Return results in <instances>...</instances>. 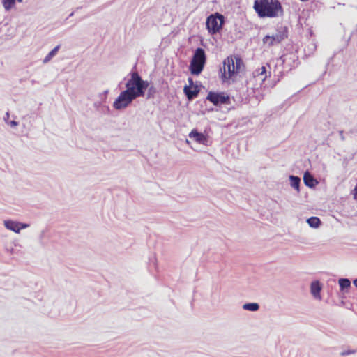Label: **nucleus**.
Returning <instances> with one entry per match:
<instances>
[{
	"label": "nucleus",
	"mask_w": 357,
	"mask_h": 357,
	"mask_svg": "<svg viewBox=\"0 0 357 357\" xmlns=\"http://www.w3.org/2000/svg\"><path fill=\"white\" fill-rule=\"evenodd\" d=\"M253 8L260 17H277L283 15L278 0H255Z\"/></svg>",
	"instance_id": "nucleus-1"
},
{
	"label": "nucleus",
	"mask_w": 357,
	"mask_h": 357,
	"mask_svg": "<svg viewBox=\"0 0 357 357\" xmlns=\"http://www.w3.org/2000/svg\"><path fill=\"white\" fill-rule=\"evenodd\" d=\"M243 66V61L238 56H228L223 61V66L220 68L221 77L223 81L232 78L239 73Z\"/></svg>",
	"instance_id": "nucleus-2"
},
{
	"label": "nucleus",
	"mask_w": 357,
	"mask_h": 357,
	"mask_svg": "<svg viewBox=\"0 0 357 357\" xmlns=\"http://www.w3.org/2000/svg\"><path fill=\"white\" fill-rule=\"evenodd\" d=\"M206 57L204 50L202 48H197L192 56L190 65V72L192 75H199L204 68Z\"/></svg>",
	"instance_id": "nucleus-3"
},
{
	"label": "nucleus",
	"mask_w": 357,
	"mask_h": 357,
	"mask_svg": "<svg viewBox=\"0 0 357 357\" xmlns=\"http://www.w3.org/2000/svg\"><path fill=\"white\" fill-rule=\"evenodd\" d=\"M136 98L126 90L122 91L113 102V107L116 110L127 108Z\"/></svg>",
	"instance_id": "nucleus-4"
},
{
	"label": "nucleus",
	"mask_w": 357,
	"mask_h": 357,
	"mask_svg": "<svg viewBox=\"0 0 357 357\" xmlns=\"http://www.w3.org/2000/svg\"><path fill=\"white\" fill-rule=\"evenodd\" d=\"M223 23V17L222 15L216 13L211 15L207 17L206 25L209 33H215L221 28Z\"/></svg>",
	"instance_id": "nucleus-5"
},
{
	"label": "nucleus",
	"mask_w": 357,
	"mask_h": 357,
	"mask_svg": "<svg viewBox=\"0 0 357 357\" xmlns=\"http://www.w3.org/2000/svg\"><path fill=\"white\" fill-rule=\"evenodd\" d=\"M286 38H287V28L281 26L278 29V31L275 34L271 36H266L263 39V42L264 44H268L269 46H271L276 43H280Z\"/></svg>",
	"instance_id": "nucleus-6"
},
{
	"label": "nucleus",
	"mask_w": 357,
	"mask_h": 357,
	"mask_svg": "<svg viewBox=\"0 0 357 357\" xmlns=\"http://www.w3.org/2000/svg\"><path fill=\"white\" fill-rule=\"evenodd\" d=\"M206 99L215 105L227 104L229 102V97L225 93L209 92Z\"/></svg>",
	"instance_id": "nucleus-7"
},
{
	"label": "nucleus",
	"mask_w": 357,
	"mask_h": 357,
	"mask_svg": "<svg viewBox=\"0 0 357 357\" xmlns=\"http://www.w3.org/2000/svg\"><path fill=\"white\" fill-rule=\"evenodd\" d=\"M137 79L135 75L134 72L131 73V77L130 79L128 80V82L126 84V91L129 92L130 94H132L134 97L137 98L140 96V93L137 91V85H135L137 83Z\"/></svg>",
	"instance_id": "nucleus-8"
},
{
	"label": "nucleus",
	"mask_w": 357,
	"mask_h": 357,
	"mask_svg": "<svg viewBox=\"0 0 357 357\" xmlns=\"http://www.w3.org/2000/svg\"><path fill=\"white\" fill-rule=\"evenodd\" d=\"M134 73L137 79V83H135V85H137V91L140 93L141 97L144 96V91L149 86V82L147 81L143 80L137 72H134Z\"/></svg>",
	"instance_id": "nucleus-9"
},
{
	"label": "nucleus",
	"mask_w": 357,
	"mask_h": 357,
	"mask_svg": "<svg viewBox=\"0 0 357 357\" xmlns=\"http://www.w3.org/2000/svg\"><path fill=\"white\" fill-rule=\"evenodd\" d=\"M189 138L200 144H206L208 142L206 137L204 134L198 132L196 130H192L190 132Z\"/></svg>",
	"instance_id": "nucleus-10"
},
{
	"label": "nucleus",
	"mask_w": 357,
	"mask_h": 357,
	"mask_svg": "<svg viewBox=\"0 0 357 357\" xmlns=\"http://www.w3.org/2000/svg\"><path fill=\"white\" fill-rule=\"evenodd\" d=\"M199 90L198 89V86H195L190 89V86H185L183 89V92L187 96L188 100H192L194 98L197 97L199 93Z\"/></svg>",
	"instance_id": "nucleus-11"
},
{
	"label": "nucleus",
	"mask_w": 357,
	"mask_h": 357,
	"mask_svg": "<svg viewBox=\"0 0 357 357\" xmlns=\"http://www.w3.org/2000/svg\"><path fill=\"white\" fill-rule=\"evenodd\" d=\"M3 225L7 229L10 230L16 234L20 233L19 222L12 220H4Z\"/></svg>",
	"instance_id": "nucleus-12"
},
{
	"label": "nucleus",
	"mask_w": 357,
	"mask_h": 357,
	"mask_svg": "<svg viewBox=\"0 0 357 357\" xmlns=\"http://www.w3.org/2000/svg\"><path fill=\"white\" fill-rule=\"evenodd\" d=\"M303 182L309 188H314L317 184V180L308 172L303 175Z\"/></svg>",
	"instance_id": "nucleus-13"
},
{
	"label": "nucleus",
	"mask_w": 357,
	"mask_h": 357,
	"mask_svg": "<svg viewBox=\"0 0 357 357\" xmlns=\"http://www.w3.org/2000/svg\"><path fill=\"white\" fill-rule=\"evenodd\" d=\"M321 290V285L319 281L316 280L311 283L310 284V291L311 294L315 297L320 298V292Z\"/></svg>",
	"instance_id": "nucleus-14"
},
{
	"label": "nucleus",
	"mask_w": 357,
	"mask_h": 357,
	"mask_svg": "<svg viewBox=\"0 0 357 357\" xmlns=\"http://www.w3.org/2000/svg\"><path fill=\"white\" fill-rule=\"evenodd\" d=\"M340 289L341 291H347L351 287V281L348 278H340L338 280Z\"/></svg>",
	"instance_id": "nucleus-15"
},
{
	"label": "nucleus",
	"mask_w": 357,
	"mask_h": 357,
	"mask_svg": "<svg viewBox=\"0 0 357 357\" xmlns=\"http://www.w3.org/2000/svg\"><path fill=\"white\" fill-rule=\"evenodd\" d=\"M254 77H261L262 81H264L266 78L268 77L266 69L265 66H261L257 69H256L253 73Z\"/></svg>",
	"instance_id": "nucleus-16"
},
{
	"label": "nucleus",
	"mask_w": 357,
	"mask_h": 357,
	"mask_svg": "<svg viewBox=\"0 0 357 357\" xmlns=\"http://www.w3.org/2000/svg\"><path fill=\"white\" fill-rule=\"evenodd\" d=\"M289 181H290V185L291 186L296 190L298 192L300 191V183H301V178L300 177L294 175H290L289 176Z\"/></svg>",
	"instance_id": "nucleus-17"
},
{
	"label": "nucleus",
	"mask_w": 357,
	"mask_h": 357,
	"mask_svg": "<svg viewBox=\"0 0 357 357\" xmlns=\"http://www.w3.org/2000/svg\"><path fill=\"white\" fill-rule=\"evenodd\" d=\"M60 47H61V45H58L53 50H52L47 54V55L44 58V59L43 60V63L45 64V63H47L48 62H50L52 59V58L56 55Z\"/></svg>",
	"instance_id": "nucleus-18"
},
{
	"label": "nucleus",
	"mask_w": 357,
	"mask_h": 357,
	"mask_svg": "<svg viewBox=\"0 0 357 357\" xmlns=\"http://www.w3.org/2000/svg\"><path fill=\"white\" fill-rule=\"evenodd\" d=\"M306 222L309 226L312 228H318L321 224V220L315 216L307 218Z\"/></svg>",
	"instance_id": "nucleus-19"
},
{
	"label": "nucleus",
	"mask_w": 357,
	"mask_h": 357,
	"mask_svg": "<svg viewBox=\"0 0 357 357\" xmlns=\"http://www.w3.org/2000/svg\"><path fill=\"white\" fill-rule=\"evenodd\" d=\"M243 309L250 312H256L259 309V305L257 303H247L243 305Z\"/></svg>",
	"instance_id": "nucleus-20"
},
{
	"label": "nucleus",
	"mask_w": 357,
	"mask_h": 357,
	"mask_svg": "<svg viewBox=\"0 0 357 357\" xmlns=\"http://www.w3.org/2000/svg\"><path fill=\"white\" fill-rule=\"evenodd\" d=\"M15 0H2V5L6 11L10 10L15 4Z\"/></svg>",
	"instance_id": "nucleus-21"
},
{
	"label": "nucleus",
	"mask_w": 357,
	"mask_h": 357,
	"mask_svg": "<svg viewBox=\"0 0 357 357\" xmlns=\"http://www.w3.org/2000/svg\"><path fill=\"white\" fill-rule=\"evenodd\" d=\"M16 116L14 117V119L10 120L7 125L9 126L11 128H16L19 126V122L15 121Z\"/></svg>",
	"instance_id": "nucleus-22"
},
{
	"label": "nucleus",
	"mask_w": 357,
	"mask_h": 357,
	"mask_svg": "<svg viewBox=\"0 0 357 357\" xmlns=\"http://www.w3.org/2000/svg\"><path fill=\"white\" fill-rule=\"evenodd\" d=\"M355 352H356V351L354 350V349H348V350L342 351L340 353V355L342 356H348V355H350V354H355Z\"/></svg>",
	"instance_id": "nucleus-23"
},
{
	"label": "nucleus",
	"mask_w": 357,
	"mask_h": 357,
	"mask_svg": "<svg viewBox=\"0 0 357 357\" xmlns=\"http://www.w3.org/2000/svg\"><path fill=\"white\" fill-rule=\"evenodd\" d=\"M29 227V224L19 222L20 231H21V229L28 228Z\"/></svg>",
	"instance_id": "nucleus-24"
},
{
	"label": "nucleus",
	"mask_w": 357,
	"mask_h": 357,
	"mask_svg": "<svg viewBox=\"0 0 357 357\" xmlns=\"http://www.w3.org/2000/svg\"><path fill=\"white\" fill-rule=\"evenodd\" d=\"M3 121L6 124L10 121V113L8 112H7L5 116H3Z\"/></svg>",
	"instance_id": "nucleus-25"
},
{
	"label": "nucleus",
	"mask_w": 357,
	"mask_h": 357,
	"mask_svg": "<svg viewBox=\"0 0 357 357\" xmlns=\"http://www.w3.org/2000/svg\"><path fill=\"white\" fill-rule=\"evenodd\" d=\"M353 194H354V198L357 200V185L355 187Z\"/></svg>",
	"instance_id": "nucleus-26"
},
{
	"label": "nucleus",
	"mask_w": 357,
	"mask_h": 357,
	"mask_svg": "<svg viewBox=\"0 0 357 357\" xmlns=\"http://www.w3.org/2000/svg\"><path fill=\"white\" fill-rule=\"evenodd\" d=\"M188 82H189V85L190 86V89L192 88L193 86H195L194 84H193V81L191 78H188Z\"/></svg>",
	"instance_id": "nucleus-27"
},
{
	"label": "nucleus",
	"mask_w": 357,
	"mask_h": 357,
	"mask_svg": "<svg viewBox=\"0 0 357 357\" xmlns=\"http://www.w3.org/2000/svg\"><path fill=\"white\" fill-rule=\"evenodd\" d=\"M339 135H340V137L342 140H344V133L342 131H340L339 132Z\"/></svg>",
	"instance_id": "nucleus-28"
},
{
	"label": "nucleus",
	"mask_w": 357,
	"mask_h": 357,
	"mask_svg": "<svg viewBox=\"0 0 357 357\" xmlns=\"http://www.w3.org/2000/svg\"><path fill=\"white\" fill-rule=\"evenodd\" d=\"M353 283H354V286L356 287H357V278L354 280Z\"/></svg>",
	"instance_id": "nucleus-29"
},
{
	"label": "nucleus",
	"mask_w": 357,
	"mask_h": 357,
	"mask_svg": "<svg viewBox=\"0 0 357 357\" xmlns=\"http://www.w3.org/2000/svg\"><path fill=\"white\" fill-rule=\"evenodd\" d=\"M22 136H28V132L24 133V131H22Z\"/></svg>",
	"instance_id": "nucleus-30"
},
{
	"label": "nucleus",
	"mask_w": 357,
	"mask_h": 357,
	"mask_svg": "<svg viewBox=\"0 0 357 357\" xmlns=\"http://www.w3.org/2000/svg\"><path fill=\"white\" fill-rule=\"evenodd\" d=\"M153 87H151V88L149 89V91H150V92H151V91H153Z\"/></svg>",
	"instance_id": "nucleus-31"
},
{
	"label": "nucleus",
	"mask_w": 357,
	"mask_h": 357,
	"mask_svg": "<svg viewBox=\"0 0 357 357\" xmlns=\"http://www.w3.org/2000/svg\"><path fill=\"white\" fill-rule=\"evenodd\" d=\"M22 127H23L24 128H26V126H25V124H24V123H23V124H22Z\"/></svg>",
	"instance_id": "nucleus-32"
}]
</instances>
